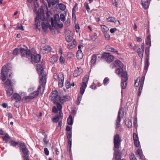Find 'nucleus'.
<instances>
[{
    "instance_id": "6e6552de",
    "label": "nucleus",
    "mask_w": 160,
    "mask_h": 160,
    "mask_svg": "<svg viewBox=\"0 0 160 160\" xmlns=\"http://www.w3.org/2000/svg\"><path fill=\"white\" fill-rule=\"evenodd\" d=\"M19 51L21 53L22 58H23L25 57H30L31 55V52L30 50H26L24 48H19Z\"/></svg>"
},
{
    "instance_id": "79ce46f5",
    "label": "nucleus",
    "mask_w": 160,
    "mask_h": 160,
    "mask_svg": "<svg viewBox=\"0 0 160 160\" xmlns=\"http://www.w3.org/2000/svg\"><path fill=\"white\" fill-rule=\"evenodd\" d=\"M150 47H146L145 48V54L146 55V59H149Z\"/></svg>"
},
{
    "instance_id": "2eb2a0df",
    "label": "nucleus",
    "mask_w": 160,
    "mask_h": 160,
    "mask_svg": "<svg viewBox=\"0 0 160 160\" xmlns=\"http://www.w3.org/2000/svg\"><path fill=\"white\" fill-rule=\"evenodd\" d=\"M52 50L51 47L48 45L45 46L41 48L40 51L43 54H47L51 51Z\"/></svg>"
},
{
    "instance_id": "c03bdc74",
    "label": "nucleus",
    "mask_w": 160,
    "mask_h": 160,
    "mask_svg": "<svg viewBox=\"0 0 160 160\" xmlns=\"http://www.w3.org/2000/svg\"><path fill=\"white\" fill-rule=\"evenodd\" d=\"M109 53L108 52H104L102 54L101 58L103 59H107L109 55Z\"/></svg>"
},
{
    "instance_id": "bb28decb",
    "label": "nucleus",
    "mask_w": 160,
    "mask_h": 160,
    "mask_svg": "<svg viewBox=\"0 0 160 160\" xmlns=\"http://www.w3.org/2000/svg\"><path fill=\"white\" fill-rule=\"evenodd\" d=\"M57 104V108L59 111V114H60V115H62L63 114L62 111V106L59 102H56Z\"/></svg>"
},
{
    "instance_id": "0eeeda50",
    "label": "nucleus",
    "mask_w": 160,
    "mask_h": 160,
    "mask_svg": "<svg viewBox=\"0 0 160 160\" xmlns=\"http://www.w3.org/2000/svg\"><path fill=\"white\" fill-rule=\"evenodd\" d=\"M50 97L51 100L53 101L54 103L59 101L60 97L58 95V92L56 90L52 91L50 94Z\"/></svg>"
},
{
    "instance_id": "f03ea898",
    "label": "nucleus",
    "mask_w": 160,
    "mask_h": 160,
    "mask_svg": "<svg viewBox=\"0 0 160 160\" xmlns=\"http://www.w3.org/2000/svg\"><path fill=\"white\" fill-rule=\"evenodd\" d=\"M144 79L145 77L143 76L142 77L141 79H140V77H138L135 81L134 84V87H138L139 85V87L138 91V96H140L142 90Z\"/></svg>"
},
{
    "instance_id": "8fccbe9b",
    "label": "nucleus",
    "mask_w": 160,
    "mask_h": 160,
    "mask_svg": "<svg viewBox=\"0 0 160 160\" xmlns=\"http://www.w3.org/2000/svg\"><path fill=\"white\" fill-rule=\"evenodd\" d=\"M115 20V18L113 17H110L107 19L108 22H114Z\"/></svg>"
},
{
    "instance_id": "a211bd4d",
    "label": "nucleus",
    "mask_w": 160,
    "mask_h": 160,
    "mask_svg": "<svg viewBox=\"0 0 160 160\" xmlns=\"http://www.w3.org/2000/svg\"><path fill=\"white\" fill-rule=\"evenodd\" d=\"M63 117V115L62 114V115H60V114H59L56 117L53 118H52V120L53 122L54 123H57L58 122L60 121V119L62 120Z\"/></svg>"
},
{
    "instance_id": "4be33fe9",
    "label": "nucleus",
    "mask_w": 160,
    "mask_h": 160,
    "mask_svg": "<svg viewBox=\"0 0 160 160\" xmlns=\"http://www.w3.org/2000/svg\"><path fill=\"white\" fill-rule=\"evenodd\" d=\"M5 88L7 96L8 97L10 96L13 92V88L12 87H8Z\"/></svg>"
},
{
    "instance_id": "c756f323",
    "label": "nucleus",
    "mask_w": 160,
    "mask_h": 160,
    "mask_svg": "<svg viewBox=\"0 0 160 160\" xmlns=\"http://www.w3.org/2000/svg\"><path fill=\"white\" fill-rule=\"evenodd\" d=\"M149 59H146L144 66V69L147 72L148 70V67L149 65Z\"/></svg>"
},
{
    "instance_id": "bf43d9fd",
    "label": "nucleus",
    "mask_w": 160,
    "mask_h": 160,
    "mask_svg": "<svg viewBox=\"0 0 160 160\" xmlns=\"http://www.w3.org/2000/svg\"><path fill=\"white\" fill-rule=\"evenodd\" d=\"M134 145L136 147H138L140 145V143L139 140L134 141Z\"/></svg>"
},
{
    "instance_id": "2f4dec72",
    "label": "nucleus",
    "mask_w": 160,
    "mask_h": 160,
    "mask_svg": "<svg viewBox=\"0 0 160 160\" xmlns=\"http://www.w3.org/2000/svg\"><path fill=\"white\" fill-rule=\"evenodd\" d=\"M57 6L59 8V9L60 10H61L62 11H64L66 8V6L64 4L62 3L58 4L57 5Z\"/></svg>"
},
{
    "instance_id": "4c0bfd02",
    "label": "nucleus",
    "mask_w": 160,
    "mask_h": 160,
    "mask_svg": "<svg viewBox=\"0 0 160 160\" xmlns=\"http://www.w3.org/2000/svg\"><path fill=\"white\" fill-rule=\"evenodd\" d=\"M146 44L147 45H149V47H150L151 46V44L150 35H148L147 37L146 41Z\"/></svg>"
},
{
    "instance_id": "e433bc0d",
    "label": "nucleus",
    "mask_w": 160,
    "mask_h": 160,
    "mask_svg": "<svg viewBox=\"0 0 160 160\" xmlns=\"http://www.w3.org/2000/svg\"><path fill=\"white\" fill-rule=\"evenodd\" d=\"M13 97L15 99L19 101L21 99V98L20 96L17 93H14L13 94Z\"/></svg>"
},
{
    "instance_id": "b1692460",
    "label": "nucleus",
    "mask_w": 160,
    "mask_h": 160,
    "mask_svg": "<svg viewBox=\"0 0 160 160\" xmlns=\"http://www.w3.org/2000/svg\"><path fill=\"white\" fill-rule=\"evenodd\" d=\"M42 29L44 30V31H45L47 30L48 28L51 27V26L49 24L48 22H47L46 23L43 22H42Z\"/></svg>"
},
{
    "instance_id": "13d9d810",
    "label": "nucleus",
    "mask_w": 160,
    "mask_h": 160,
    "mask_svg": "<svg viewBox=\"0 0 160 160\" xmlns=\"http://www.w3.org/2000/svg\"><path fill=\"white\" fill-rule=\"evenodd\" d=\"M133 125L136 129H137L138 126L137 124V119L136 118H135L134 119L133 122Z\"/></svg>"
},
{
    "instance_id": "5701e85b",
    "label": "nucleus",
    "mask_w": 160,
    "mask_h": 160,
    "mask_svg": "<svg viewBox=\"0 0 160 160\" xmlns=\"http://www.w3.org/2000/svg\"><path fill=\"white\" fill-rule=\"evenodd\" d=\"M141 4L144 9H147L149 7V4L148 0H142Z\"/></svg>"
},
{
    "instance_id": "20e7f679",
    "label": "nucleus",
    "mask_w": 160,
    "mask_h": 160,
    "mask_svg": "<svg viewBox=\"0 0 160 160\" xmlns=\"http://www.w3.org/2000/svg\"><path fill=\"white\" fill-rule=\"evenodd\" d=\"M20 148L24 154L22 155L24 158L23 160H29V151L27 148V146L24 142L21 143L20 144Z\"/></svg>"
},
{
    "instance_id": "72a5a7b5",
    "label": "nucleus",
    "mask_w": 160,
    "mask_h": 160,
    "mask_svg": "<svg viewBox=\"0 0 160 160\" xmlns=\"http://www.w3.org/2000/svg\"><path fill=\"white\" fill-rule=\"evenodd\" d=\"M73 119L71 115H70L67 119V123L69 125H72L73 123Z\"/></svg>"
},
{
    "instance_id": "052dcab7",
    "label": "nucleus",
    "mask_w": 160,
    "mask_h": 160,
    "mask_svg": "<svg viewBox=\"0 0 160 160\" xmlns=\"http://www.w3.org/2000/svg\"><path fill=\"white\" fill-rule=\"evenodd\" d=\"M65 84L67 89L69 88L70 87L71 84L70 82L68 81H66Z\"/></svg>"
},
{
    "instance_id": "e2e57ef3",
    "label": "nucleus",
    "mask_w": 160,
    "mask_h": 160,
    "mask_svg": "<svg viewBox=\"0 0 160 160\" xmlns=\"http://www.w3.org/2000/svg\"><path fill=\"white\" fill-rule=\"evenodd\" d=\"M52 111L53 113H56L58 112V110L55 106H53L52 108Z\"/></svg>"
},
{
    "instance_id": "a19ab883",
    "label": "nucleus",
    "mask_w": 160,
    "mask_h": 160,
    "mask_svg": "<svg viewBox=\"0 0 160 160\" xmlns=\"http://www.w3.org/2000/svg\"><path fill=\"white\" fill-rule=\"evenodd\" d=\"M121 77L123 78H128L127 72L126 71L123 70L122 69V71H121Z\"/></svg>"
},
{
    "instance_id": "4468645a",
    "label": "nucleus",
    "mask_w": 160,
    "mask_h": 160,
    "mask_svg": "<svg viewBox=\"0 0 160 160\" xmlns=\"http://www.w3.org/2000/svg\"><path fill=\"white\" fill-rule=\"evenodd\" d=\"M51 24L52 26L53 25V23H59L60 22V18L58 14H56L54 15V18H51Z\"/></svg>"
},
{
    "instance_id": "de8ad7c7",
    "label": "nucleus",
    "mask_w": 160,
    "mask_h": 160,
    "mask_svg": "<svg viewBox=\"0 0 160 160\" xmlns=\"http://www.w3.org/2000/svg\"><path fill=\"white\" fill-rule=\"evenodd\" d=\"M73 37L70 35H68L66 37V40L68 42H70L72 39Z\"/></svg>"
},
{
    "instance_id": "a878e982",
    "label": "nucleus",
    "mask_w": 160,
    "mask_h": 160,
    "mask_svg": "<svg viewBox=\"0 0 160 160\" xmlns=\"http://www.w3.org/2000/svg\"><path fill=\"white\" fill-rule=\"evenodd\" d=\"M128 78L122 79L121 86L122 89H124L125 88L127 85L126 82L128 80Z\"/></svg>"
},
{
    "instance_id": "473e14b6",
    "label": "nucleus",
    "mask_w": 160,
    "mask_h": 160,
    "mask_svg": "<svg viewBox=\"0 0 160 160\" xmlns=\"http://www.w3.org/2000/svg\"><path fill=\"white\" fill-rule=\"evenodd\" d=\"M32 99L29 95L27 96L24 97L22 99V102L24 103H26L30 101Z\"/></svg>"
},
{
    "instance_id": "864d4df0",
    "label": "nucleus",
    "mask_w": 160,
    "mask_h": 160,
    "mask_svg": "<svg viewBox=\"0 0 160 160\" xmlns=\"http://www.w3.org/2000/svg\"><path fill=\"white\" fill-rule=\"evenodd\" d=\"M60 19L63 22L65 21L66 20L64 14L61 13L60 15Z\"/></svg>"
},
{
    "instance_id": "09e8293b",
    "label": "nucleus",
    "mask_w": 160,
    "mask_h": 160,
    "mask_svg": "<svg viewBox=\"0 0 160 160\" xmlns=\"http://www.w3.org/2000/svg\"><path fill=\"white\" fill-rule=\"evenodd\" d=\"M72 136V132H67L66 136H67V137L68 140H72V139H71Z\"/></svg>"
},
{
    "instance_id": "412c9836",
    "label": "nucleus",
    "mask_w": 160,
    "mask_h": 160,
    "mask_svg": "<svg viewBox=\"0 0 160 160\" xmlns=\"http://www.w3.org/2000/svg\"><path fill=\"white\" fill-rule=\"evenodd\" d=\"M87 84L85 82H82L81 85V87H80V93L82 95L84 93L85 89L87 87Z\"/></svg>"
},
{
    "instance_id": "a18cd8bd",
    "label": "nucleus",
    "mask_w": 160,
    "mask_h": 160,
    "mask_svg": "<svg viewBox=\"0 0 160 160\" xmlns=\"http://www.w3.org/2000/svg\"><path fill=\"white\" fill-rule=\"evenodd\" d=\"M19 51V48H15L12 52V54L13 55H18Z\"/></svg>"
},
{
    "instance_id": "9b49d317",
    "label": "nucleus",
    "mask_w": 160,
    "mask_h": 160,
    "mask_svg": "<svg viewBox=\"0 0 160 160\" xmlns=\"http://www.w3.org/2000/svg\"><path fill=\"white\" fill-rule=\"evenodd\" d=\"M30 57L31 62L32 63L39 62L41 58V55L39 54H31Z\"/></svg>"
},
{
    "instance_id": "aec40b11",
    "label": "nucleus",
    "mask_w": 160,
    "mask_h": 160,
    "mask_svg": "<svg viewBox=\"0 0 160 160\" xmlns=\"http://www.w3.org/2000/svg\"><path fill=\"white\" fill-rule=\"evenodd\" d=\"M70 99V97L68 95L63 96L62 97H60L59 101L62 103H63L64 102L68 101Z\"/></svg>"
},
{
    "instance_id": "7ed1b4c3",
    "label": "nucleus",
    "mask_w": 160,
    "mask_h": 160,
    "mask_svg": "<svg viewBox=\"0 0 160 160\" xmlns=\"http://www.w3.org/2000/svg\"><path fill=\"white\" fill-rule=\"evenodd\" d=\"M41 83L42 84L40 85L37 91H35L29 94V95L32 99L37 97L39 93L40 94H42L43 93L45 83Z\"/></svg>"
},
{
    "instance_id": "c9c22d12",
    "label": "nucleus",
    "mask_w": 160,
    "mask_h": 160,
    "mask_svg": "<svg viewBox=\"0 0 160 160\" xmlns=\"http://www.w3.org/2000/svg\"><path fill=\"white\" fill-rule=\"evenodd\" d=\"M97 59V56L96 54H93L92 57V58L91 60V62L92 64L94 65L96 62Z\"/></svg>"
},
{
    "instance_id": "f8f14e48",
    "label": "nucleus",
    "mask_w": 160,
    "mask_h": 160,
    "mask_svg": "<svg viewBox=\"0 0 160 160\" xmlns=\"http://www.w3.org/2000/svg\"><path fill=\"white\" fill-rule=\"evenodd\" d=\"M114 155L115 160H121V156L120 151L119 149L114 148Z\"/></svg>"
},
{
    "instance_id": "7c9ffc66",
    "label": "nucleus",
    "mask_w": 160,
    "mask_h": 160,
    "mask_svg": "<svg viewBox=\"0 0 160 160\" xmlns=\"http://www.w3.org/2000/svg\"><path fill=\"white\" fill-rule=\"evenodd\" d=\"M58 60V58L55 55H53L50 58V62L52 64H53Z\"/></svg>"
},
{
    "instance_id": "680f3d73",
    "label": "nucleus",
    "mask_w": 160,
    "mask_h": 160,
    "mask_svg": "<svg viewBox=\"0 0 160 160\" xmlns=\"http://www.w3.org/2000/svg\"><path fill=\"white\" fill-rule=\"evenodd\" d=\"M133 139L134 141L138 140V135L135 133L133 134Z\"/></svg>"
},
{
    "instance_id": "f257e3e1",
    "label": "nucleus",
    "mask_w": 160,
    "mask_h": 160,
    "mask_svg": "<svg viewBox=\"0 0 160 160\" xmlns=\"http://www.w3.org/2000/svg\"><path fill=\"white\" fill-rule=\"evenodd\" d=\"M45 64V62L42 60L41 64H37L36 70L39 74L40 80L39 83H45L46 82V74L45 72H44L43 68Z\"/></svg>"
},
{
    "instance_id": "0e129e2a",
    "label": "nucleus",
    "mask_w": 160,
    "mask_h": 160,
    "mask_svg": "<svg viewBox=\"0 0 160 160\" xmlns=\"http://www.w3.org/2000/svg\"><path fill=\"white\" fill-rule=\"evenodd\" d=\"M59 61L62 64H63L65 63V59L62 56H60L59 59Z\"/></svg>"
},
{
    "instance_id": "69168bd1",
    "label": "nucleus",
    "mask_w": 160,
    "mask_h": 160,
    "mask_svg": "<svg viewBox=\"0 0 160 160\" xmlns=\"http://www.w3.org/2000/svg\"><path fill=\"white\" fill-rule=\"evenodd\" d=\"M97 37L96 33H94L93 35L91 36V39L93 41H95L97 39Z\"/></svg>"
},
{
    "instance_id": "ea45409f",
    "label": "nucleus",
    "mask_w": 160,
    "mask_h": 160,
    "mask_svg": "<svg viewBox=\"0 0 160 160\" xmlns=\"http://www.w3.org/2000/svg\"><path fill=\"white\" fill-rule=\"evenodd\" d=\"M102 31L103 33L107 32L109 31V28L104 25H102L101 26Z\"/></svg>"
},
{
    "instance_id": "6e6d98bb",
    "label": "nucleus",
    "mask_w": 160,
    "mask_h": 160,
    "mask_svg": "<svg viewBox=\"0 0 160 160\" xmlns=\"http://www.w3.org/2000/svg\"><path fill=\"white\" fill-rule=\"evenodd\" d=\"M84 6L87 10V11L88 12L90 10V8L88 5V4L87 2H85L84 4Z\"/></svg>"
},
{
    "instance_id": "f704fd0d",
    "label": "nucleus",
    "mask_w": 160,
    "mask_h": 160,
    "mask_svg": "<svg viewBox=\"0 0 160 160\" xmlns=\"http://www.w3.org/2000/svg\"><path fill=\"white\" fill-rule=\"evenodd\" d=\"M10 138V137L7 133H6L4 136L2 137V138L3 140L6 143L8 142Z\"/></svg>"
},
{
    "instance_id": "37998d69",
    "label": "nucleus",
    "mask_w": 160,
    "mask_h": 160,
    "mask_svg": "<svg viewBox=\"0 0 160 160\" xmlns=\"http://www.w3.org/2000/svg\"><path fill=\"white\" fill-rule=\"evenodd\" d=\"M10 145L14 147H15L19 144V142H16L13 140H11L9 142Z\"/></svg>"
},
{
    "instance_id": "cd10ccee",
    "label": "nucleus",
    "mask_w": 160,
    "mask_h": 160,
    "mask_svg": "<svg viewBox=\"0 0 160 160\" xmlns=\"http://www.w3.org/2000/svg\"><path fill=\"white\" fill-rule=\"evenodd\" d=\"M83 56V54L81 49H79L77 52L76 56L77 58L79 59H81Z\"/></svg>"
},
{
    "instance_id": "dca6fc26",
    "label": "nucleus",
    "mask_w": 160,
    "mask_h": 160,
    "mask_svg": "<svg viewBox=\"0 0 160 160\" xmlns=\"http://www.w3.org/2000/svg\"><path fill=\"white\" fill-rule=\"evenodd\" d=\"M122 109V108L121 107L120 108L119 111L118 113V117L116 121V128L118 129V128L120 125V122L121 121V119L120 118V115L121 113V112Z\"/></svg>"
},
{
    "instance_id": "49530a36",
    "label": "nucleus",
    "mask_w": 160,
    "mask_h": 160,
    "mask_svg": "<svg viewBox=\"0 0 160 160\" xmlns=\"http://www.w3.org/2000/svg\"><path fill=\"white\" fill-rule=\"evenodd\" d=\"M82 95L81 96L79 95L78 96V97L77 98V101H76V104L77 105H78L80 104V101H81V100H82Z\"/></svg>"
},
{
    "instance_id": "5fc2aeb1",
    "label": "nucleus",
    "mask_w": 160,
    "mask_h": 160,
    "mask_svg": "<svg viewBox=\"0 0 160 160\" xmlns=\"http://www.w3.org/2000/svg\"><path fill=\"white\" fill-rule=\"evenodd\" d=\"M129 158L130 160H137V158L133 153H132L130 155Z\"/></svg>"
},
{
    "instance_id": "338daca9",
    "label": "nucleus",
    "mask_w": 160,
    "mask_h": 160,
    "mask_svg": "<svg viewBox=\"0 0 160 160\" xmlns=\"http://www.w3.org/2000/svg\"><path fill=\"white\" fill-rule=\"evenodd\" d=\"M109 81V80L108 78H105L103 80V84L104 85L107 84Z\"/></svg>"
},
{
    "instance_id": "603ef678",
    "label": "nucleus",
    "mask_w": 160,
    "mask_h": 160,
    "mask_svg": "<svg viewBox=\"0 0 160 160\" xmlns=\"http://www.w3.org/2000/svg\"><path fill=\"white\" fill-rule=\"evenodd\" d=\"M89 79V76L88 75H85L82 79V82H85L87 84Z\"/></svg>"
},
{
    "instance_id": "393cba45",
    "label": "nucleus",
    "mask_w": 160,
    "mask_h": 160,
    "mask_svg": "<svg viewBox=\"0 0 160 160\" xmlns=\"http://www.w3.org/2000/svg\"><path fill=\"white\" fill-rule=\"evenodd\" d=\"M106 49L108 51L112 52H115L118 55L119 54V53L118 52V51L116 49L110 47L108 45H107L106 46Z\"/></svg>"
},
{
    "instance_id": "9d476101",
    "label": "nucleus",
    "mask_w": 160,
    "mask_h": 160,
    "mask_svg": "<svg viewBox=\"0 0 160 160\" xmlns=\"http://www.w3.org/2000/svg\"><path fill=\"white\" fill-rule=\"evenodd\" d=\"M121 142L119 135L116 134L114 136V148L119 149Z\"/></svg>"
},
{
    "instance_id": "c85d7f7f",
    "label": "nucleus",
    "mask_w": 160,
    "mask_h": 160,
    "mask_svg": "<svg viewBox=\"0 0 160 160\" xmlns=\"http://www.w3.org/2000/svg\"><path fill=\"white\" fill-rule=\"evenodd\" d=\"M125 123L127 127L128 128H131L132 125V122L131 120L128 119L125 120Z\"/></svg>"
},
{
    "instance_id": "6ab92c4d",
    "label": "nucleus",
    "mask_w": 160,
    "mask_h": 160,
    "mask_svg": "<svg viewBox=\"0 0 160 160\" xmlns=\"http://www.w3.org/2000/svg\"><path fill=\"white\" fill-rule=\"evenodd\" d=\"M82 71V70L81 68L77 67V69L74 70V72L73 76L74 77H77L81 73Z\"/></svg>"
},
{
    "instance_id": "423d86ee",
    "label": "nucleus",
    "mask_w": 160,
    "mask_h": 160,
    "mask_svg": "<svg viewBox=\"0 0 160 160\" xmlns=\"http://www.w3.org/2000/svg\"><path fill=\"white\" fill-rule=\"evenodd\" d=\"M112 65V68L116 67L117 65L119 67V68L116 70L115 72L118 75H119L121 73V71H122L124 66L123 64L119 60H117L115 61L114 63Z\"/></svg>"
},
{
    "instance_id": "39448f33",
    "label": "nucleus",
    "mask_w": 160,
    "mask_h": 160,
    "mask_svg": "<svg viewBox=\"0 0 160 160\" xmlns=\"http://www.w3.org/2000/svg\"><path fill=\"white\" fill-rule=\"evenodd\" d=\"M45 19L44 13L43 12H38L37 13V17L35 18L36 27L38 28L39 26H40L41 23L40 19L44 21Z\"/></svg>"
},
{
    "instance_id": "58836bf2",
    "label": "nucleus",
    "mask_w": 160,
    "mask_h": 160,
    "mask_svg": "<svg viewBox=\"0 0 160 160\" xmlns=\"http://www.w3.org/2000/svg\"><path fill=\"white\" fill-rule=\"evenodd\" d=\"M114 57L112 55H111L109 54L108 58L106 59V61L108 62H111L114 59Z\"/></svg>"
},
{
    "instance_id": "ddd939ff",
    "label": "nucleus",
    "mask_w": 160,
    "mask_h": 160,
    "mask_svg": "<svg viewBox=\"0 0 160 160\" xmlns=\"http://www.w3.org/2000/svg\"><path fill=\"white\" fill-rule=\"evenodd\" d=\"M15 83V82L14 80L13 79L12 81H11L9 79H7L6 82L3 83L2 84L4 86V88H6L10 86H13Z\"/></svg>"
},
{
    "instance_id": "4d7b16f0",
    "label": "nucleus",
    "mask_w": 160,
    "mask_h": 160,
    "mask_svg": "<svg viewBox=\"0 0 160 160\" xmlns=\"http://www.w3.org/2000/svg\"><path fill=\"white\" fill-rule=\"evenodd\" d=\"M59 2V0H51V4L52 6L55 5L56 3H58Z\"/></svg>"
},
{
    "instance_id": "f3484780",
    "label": "nucleus",
    "mask_w": 160,
    "mask_h": 160,
    "mask_svg": "<svg viewBox=\"0 0 160 160\" xmlns=\"http://www.w3.org/2000/svg\"><path fill=\"white\" fill-rule=\"evenodd\" d=\"M11 64L10 63H8L6 66V71L8 74L9 75H7L8 77L11 78L12 75V69H11Z\"/></svg>"
},
{
    "instance_id": "1a4fd4ad",
    "label": "nucleus",
    "mask_w": 160,
    "mask_h": 160,
    "mask_svg": "<svg viewBox=\"0 0 160 160\" xmlns=\"http://www.w3.org/2000/svg\"><path fill=\"white\" fill-rule=\"evenodd\" d=\"M6 66L5 65L3 66L2 68L0 78L2 82H4L6 80V77L7 78H10L9 77H7V75H9V74H8V73L6 72ZM11 78L12 77H11Z\"/></svg>"
},
{
    "instance_id": "774afa93",
    "label": "nucleus",
    "mask_w": 160,
    "mask_h": 160,
    "mask_svg": "<svg viewBox=\"0 0 160 160\" xmlns=\"http://www.w3.org/2000/svg\"><path fill=\"white\" fill-rule=\"evenodd\" d=\"M58 79L59 80H61L62 81H64V77L63 74H60L58 75Z\"/></svg>"
},
{
    "instance_id": "3c124183",
    "label": "nucleus",
    "mask_w": 160,
    "mask_h": 160,
    "mask_svg": "<svg viewBox=\"0 0 160 160\" xmlns=\"http://www.w3.org/2000/svg\"><path fill=\"white\" fill-rule=\"evenodd\" d=\"M106 39L109 40L110 39V37L109 34L107 32L103 33Z\"/></svg>"
}]
</instances>
